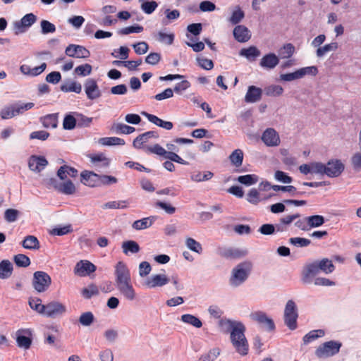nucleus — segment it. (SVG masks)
I'll return each instance as SVG.
<instances>
[{
    "mask_svg": "<svg viewBox=\"0 0 361 361\" xmlns=\"http://www.w3.org/2000/svg\"><path fill=\"white\" fill-rule=\"evenodd\" d=\"M221 332L231 333V341L235 350L241 355H245L248 352V343L245 336V326L238 321L221 318L218 322Z\"/></svg>",
    "mask_w": 361,
    "mask_h": 361,
    "instance_id": "obj_1",
    "label": "nucleus"
},
{
    "mask_svg": "<svg viewBox=\"0 0 361 361\" xmlns=\"http://www.w3.org/2000/svg\"><path fill=\"white\" fill-rule=\"evenodd\" d=\"M115 285L119 292L128 300H133L136 294L129 272H116Z\"/></svg>",
    "mask_w": 361,
    "mask_h": 361,
    "instance_id": "obj_2",
    "label": "nucleus"
},
{
    "mask_svg": "<svg viewBox=\"0 0 361 361\" xmlns=\"http://www.w3.org/2000/svg\"><path fill=\"white\" fill-rule=\"evenodd\" d=\"M34 103H16L11 105L4 106L0 112V116L2 119H8L15 117L18 115L22 114L25 111L32 109L34 106Z\"/></svg>",
    "mask_w": 361,
    "mask_h": 361,
    "instance_id": "obj_3",
    "label": "nucleus"
},
{
    "mask_svg": "<svg viewBox=\"0 0 361 361\" xmlns=\"http://www.w3.org/2000/svg\"><path fill=\"white\" fill-rule=\"evenodd\" d=\"M298 317V313L295 302L292 300H288L284 309L283 320L289 329L295 330L297 328Z\"/></svg>",
    "mask_w": 361,
    "mask_h": 361,
    "instance_id": "obj_4",
    "label": "nucleus"
},
{
    "mask_svg": "<svg viewBox=\"0 0 361 361\" xmlns=\"http://www.w3.org/2000/svg\"><path fill=\"white\" fill-rule=\"evenodd\" d=\"M149 272H140L142 285L149 288L161 287L169 282V279L163 274L149 276Z\"/></svg>",
    "mask_w": 361,
    "mask_h": 361,
    "instance_id": "obj_5",
    "label": "nucleus"
},
{
    "mask_svg": "<svg viewBox=\"0 0 361 361\" xmlns=\"http://www.w3.org/2000/svg\"><path fill=\"white\" fill-rule=\"evenodd\" d=\"M318 73V68L315 66H307L299 68L293 73L280 75V80L285 82H290L301 79L305 75L315 76Z\"/></svg>",
    "mask_w": 361,
    "mask_h": 361,
    "instance_id": "obj_6",
    "label": "nucleus"
},
{
    "mask_svg": "<svg viewBox=\"0 0 361 361\" xmlns=\"http://www.w3.org/2000/svg\"><path fill=\"white\" fill-rule=\"evenodd\" d=\"M341 347V343L338 341H330L319 345L315 350V355L319 358L331 357L337 354Z\"/></svg>",
    "mask_w": 361,
    "mask_h": 361,
    "instance_id": "obj_7",
    "label": "nucleus"
},
{
    "mask_svg": "<svg viewBox=\"0 0 361 361\" xmlns=\"http://www.w3.org/2000/svg\"><path fill=\"white\" fill-rule=\"evenodd\" d=\"M318 272H302L301 281L303 283L311 284L315 286H333L335 283L326 278L317 276Z\"/></svg>",
    "mask_w": 361,
    "mask_h": 361,
    "instance_id": "obj_8",
    "label": "nucleus"
},
{
    "mask_svg": "<svg viewBox=\"0 0 361 361\" xmlns=\"http://www.w3.org/2000/svg\"><path fill=\"white\" fill-rule=\"evenodd\" d=\"M51 277L47 272H34L32 286L39 293L45 291L50 286Z\"/></svg>",
    "mask_w": 361,
    "mask_h": 361,
    "instance_id": "obj_9",
    "label": "nucleus"
},
{
    "mask_svg": "<svg viewBox=\"0 0 361 361\" xmlns=\"http://www.w3.org/2000/svg\"><path fill=\"white\" fill-rule=\"evenodd\" d=\"M67 308L65 305L58 301H52L45 305L44 315L56 318L66 314Z\"/></svg>",
    "mask_w": 361,
    "mask_h": 361,
    "instance_id": "obj_10",
    "label": "nucleus"
},
{
    "mask_svg": "<svg viewBox=\"0 0 361 361\" xmlns=\"http://www.w3.org/2000/svg\"><path fill=\"white\" fill-rule=\"evenodd\" d=\"M336 267L333 264V261L327 258L321 260H316L305 264L304 271H326L329 269H334Z\"/></svg>",
    "mask_w": 361,
    "mask_h": 361,
    "instance_id": "obj_11",
    "label": "nucleus"
},
{
    "mask_svg": "<svg viewBox=\"0 0 361 361\" xmlns=\"http://www.w3.org/2000/svg\"><path fill=\"white\" fill-rule=\"evenodd\" d=\"M325 167V175L330 178L338 177L345 169L344 164L338 159L329 160Z\"/></svg>",
    "mask_w": 361,
    "mask_h": 361,
    "instance_id": "obj_12",
    "label": "nucleus"
},
{
    "mask_svg": "<svg viewBox=\"0 0 361 361\" xmlns=\"http://www.w3.org/2000/svg\"><path fill=\"white\" fill-rule=\"evenodd\" d=\"M159 137V135L157 131H147L138 135L133 140V145L136 149H142L145 151V147L148 146L147 143H148L151 139H158Z\"/></svg>",
    "mask_w": 361,
    "mask_h": 361,
    "instance_id": "obj_13",
    "label": "nucleus"
},
{
    "mask_svg": "<svg viewBox=\"0 0 361 361\" xmlns=\"http://www.w3.org/2000/svg\"><path fill=\"white\" fill-rule=\"evenodd\" d=\"M36 21L37 16L34 13H30L25 15L20 21L14 23L16 34L24 32L26 29L31 27Z\"/></svg>",
    "mask_w": 361,
    "mask_h": 361,
    "instance_id": "obj_14",
    "label": "nucleus"
},
{
    "mask_svg": "<svg viewBox=\"0 0 361 361\" xmlns=\"http://www.w3.org/2000/svg\"><path fill=\"white\" fill-rule=\"evenodd\" d=\"M250 318L268 331L274 330L275 328L274 321L263 312H253L250 314Z\"/></svg>",
    "mask_w": 361,
    "mask_h": 361,
    "instance_id": "obj_15",
    "label": "nucleus"
},
{
    "mask_svg": "<svg viewBox=\"0 0 361 361\" xmlns=\"http://www.w3.org/2000/svg\"><path fill=\"white\" fill-rule=\"evenodd\" d=\"M262 140L268 147H276L281 140L279 133L271 128L266 129L262 135Z\"/></svg>",
    "mask_w": 361,
    "mask_h": 361,
    "instance_id": "obj_16",
    "label": "nucleus"
},
{
    "mask_svg": "<svg viewBox=\"0 0 361 361\" xmlns=\"http://www.w3.org/2000/svg\"><path fill=\"white\" fill-rule=\"evenodd\" d=\"M85 92L89 99H95L101 96V92L95 80L88 78L85 84Z\"/></svg>",
    "mask_w": 361,
    "mask_h": 361,
    "instance_id": "obj_17",
    "label": "nucleus"
},
{
    "mask_svg": "<svg viewBox=\"0 0 361 361\" xmlns=\"http://www.w3.org/2000/svg\"><path fill=\"white\" fill-rule=\"evenodd\" d=\"M65 53L70 57L87 58L90 56V51L84 47L80 45L70 44L65 50Z\"/></svg>",
    "mask_w": 361,
    "mask_h": 361,
    "instance_id": "obj_18",
    "label": "nucleus"
},
{
    "mask_svg": "<svg viewBox=\"0 0 361 361\" xmlns=\"http://www.w3.org/2000/svg\"><path fill=\"white\" fill-rule=\"evenodd\" d=\"M48 164L47 160L44 157L32 155L29 158L28 167L36 173L42 171Z\"/></svg>",
    "mask_w": 361,
    "mask_h": 361,
    "instance_id": "obj_19",
    "label": "nucleus"
},
{
    "mask_svg": "<svg viewBox=\"0 0 361 361\" xmlns=\"http://www.w3.org/2000/svg\"><path fill=\"white\" fill-rule=\"evenodd\" d=\"M81 182L89 187H99V176L94 172L84 171L80 174Z\"/></svg>",
    "mask_w": 361,
    "mask_h": 361,
    "instance_id": "obj_20",
    "label": "nucleus"
},
{
    "mask_svg": "<svg viewBox=\"0 0 361 361\" xmlns=\"http://www.w3.org/2000/svg\"><path fill=\"white\" fill-rule=\"evenodd\" d=\"M24 334L30 335L31 331L29 329L18 330L16 332V343L18 347L27 350L32 344V339Z\"/></svg>",
    "mask_w": 361,
    "mask_h": 361,
    "instance_id": "obj_21",
    "label": "nucleus"
},
{
    "mask_svg": "<svg viewBox=\"0 0 361 361\" xmlns=\"http://www.w3.org/2000/svg\"><path fill=\"white\" fill-rule=\"evenodd\" d=\"M262 90L254 85L248 87L247 93L245 96V101L247 103H255L262 99Z\"/></svg>",
    "mask_w": 361,
    "mask_h": 361,
    "instance_id": "obj_22",
    "label": "nucleus"
},
{
    "mask_svg": "<svg viewBox=\"0 0 361 361\" xmlns=\"http://www.w3.org/2000/svg\"><path fill=\"white\" fill-rule=\"evenodd\" d=\"M233 36L239 42H246L251 38V32L245 25H237L233 30Z\"/></svg>",
    "mask_w": 361,
    "mask_h": 361,
    "instance_id": "obj_23",
    "label": "nucleus"
},
{
    "mask_svg": "<svg viewBox=\"0 0 361 361\" xmlns=\"http://www.w3.org/2000/svg\"><path fill=\"white\" fill-rule=\"evenodd\" d=\"M279 63V57L274 53L264 55L260 60L259 65L266 69H274Z\"/></svg>",
    "mask_w": 361,
    "mask_h": 361,
    "instance_id": "obj_24",
    "label": "nucleus"
},
{
    "mask_svg": "<svg viewBox=\"0 0 361 361\" xmlns=\"http://www.w3.org/2000/svg\"><path fill=\"white\" fill-rule=\"evenodd\" d=\"M248 272H231L228 278V284L233 288L242 285L248 278Z\"/></svg>",
    "mask_w": 361,
    "mask_h": 361,
    "instance_id": "obj_25",
    "label": "nucleus"
},
{
    "mask_svg": "<svg viewBox=\"0 0 361 361\" xmlns=\"http://www.w3.org/2000/svg\"><path fill=\"white\" fill-rule=\"evenodd\" d=\"M219 253L221 256L226 258H239L245 256L247 252L246 250L226 247L220 249Z\"/></svg>",
    "mask_w": 361,
    "mask_h": 361,
    "instance_id": "obj_26",
    "label": "nucleus"
},
{
    "mask_svg": "<svg viewBox=\"0 0 361 361\" xmlns=\"http://www.w3.org/2000/svg\"><path fill=\"white\" fill-rule=\"evenodd\" d=\"M300 217L299 214L287 215L281 218L278 224H276V231L283 232L288 228V226L295 219Z\"/></svg>",
    "mask_w": 361,
    "mask_h": 361,
    "instance_id": "obj_27",
    "label": "nucleus"
},
{
    "mask_svg": "<svg viewBox=\"0 0 361 361\" xmlns=\"http://www.w3.org/2000/svg\"><path fill=\"white\" fill-rule=\"evenodd\" d=\"M193 142L194 141L192 139L177 137L173 140L171 142L167 143L166 145V147L168 149L167 152H172L176 153L179 152V148L176 145H190L192 144Z\"/></svg>",
    "mask_w": 361,
    "mask_h": 361,
    "instance_id": "obj_28",
    "label": "nucleus"
},
{
    "mask_svg": "<svg viewBox=\"0 0 361 361\" xmlns=\"http://www.w3.org/2000/svg\"><path fill=\"white\" fill-rule=\"evenodd\" d=\"M123 252L128 255L129 254H135L140 251L138 243L134 240H127L122 243Z\"/></svg>",
    "mask_w": 361,
    "mask_h": 361,
    "instance_id": "obj_29",
    "label": "nucleus"
},
{
    "mask_svg": "<svg viewBox=\"0 0 361 361\" xmlns=\"http://www.w3.org/2000/svg\"><path fill=\"white\" fill-rule=\"evenodd\" d=\"M155 218L149 216L137 220L133 222L132 227L135 230H143L149 228L154 223Z\"/></svg>",
    "mask_w": 361,
    "mask_h": 361,
    "instance_id": "obj_30",
    "label": "nucleus"
},
{
    "mask_svg": "<svg viewBox=\"0 0 361 361\" xmlns=\"http://www.w3.org/2000/svg\"><path fill=\"white\" fill-rule=\"evenodd\" d=\"M214 176V173L211 171H207L204 172L195 171L190 176L191 180L199 183L210 180Z\"/></svg>",
    "mask_w": 361,
    "mask_h": 361,
    "instance_id": "obj_31",
    "label": "nucleus"
},
{
    "mask_svg": "<svg viewBox=\"0 0 361 361\" xmlns=\"http://www.w3.org/2000/svg\"><path fill=\"white\" fill-rule=\"evenodd\" d=\"M145 152L147 154H154L158 156L164 157L166 159L169 152L159 144H155L145 147Z\"/></svg>",
    "mask_w": 361,
    "mask_h": 361,
    "instance_id": "obj_32",
    "label": "nucleus"
},
{
    "mask_svg": "<svg viewBox=\"0 0 361 361\" xmlns=\"http://www.w3.org/2000/svg\"><path fill=\"white\" fill-rule=\"evenodd\" d=\"M240 55L250 61H254L260 55V51L256 47L252 46L246 49H242L240 51Z\"/></svg>",
    "mask_w": 361,
    "mask_h": 361,
    "instance_id": "obj_33",
    "label": "nucleus"
},
{
    "mask_svg": "<svg viewBox=\"0 0 361 361\" xmlns=\"http://www.w3.org/2000/svg\"><path fill=\"white\" fill-rule=\"evenodd\" d=\"M338 48V44L337 42H331L329 44H325L324 46L319 47L317 48L316 51V56L318 58H322L327 53L330 51H336Z\"/></svg>",
    "mask_w": 361,
    "mask_h": 361,
    "instance_id": "obj_34",
    "label": "nucleus"
},
{
    "mask_svg": "<svg viewBox=\"0 0 361 361\" xmlns=\"http://www.w3.org/2000/svg\"><path fill=\"white\" fill-rule=\"evenodd\" d=\"M41 122L44 128H55L57 127L58 115L57 114H52L47 115L41 118Z\"/></svg>",
    "mask_w": 361,
    "mask_h": 361,
    "instance_id": "obj_35",
    "label": "nucleus"
},
{
    "mask_svg": "<svg viewBox=\"0 0 361 361\" xmlns=\"http://www.w3.org/2000/svg\"><path fill=\"white\" fill-rule=\"evenodd\" d=\"M91 162L98 168H106L109 166L110 160L104 154H97L91 157Z\"/></svg>",
    "mask_w": 361,
    "mask_h": 361,
    "instance_id": "obj_36",
    "label": "nucleus"
},
{
    "mask_svg": "<svg viewBox=\"0 0 361 361\" xmlns=\"http://www.w3.org/2000/svg\"><path fill=\"white\" fill-rule=\"evenodd\" d=\"M295 51V47L291 43H286L279 50V57L282 59H289L294 54Z\"/></svg>",
    "mask_w": 361,
    "mask_h": 361,
    "instance_id": "obj_37",
    "label": "nucleus"
},
{
    "mask_svg": "<svg viewBox=\"0 0 361 361\" xmlns=\"http://www.w3.org/2000/svg\"><path fill=\"white\" fill-rule=\"evenodd\" d=\"M180 320L183 323L190 324L195 328H201L202 326V322L201 320L198 317L190 314H183L181 316Z\"/></svg>",
    "mask_w": 361,
    "mask_h": 361,
    "instance_id": "obj_38",
    "label": "nucleus"
},
{
    "mask_svg": "<svg viewBox=\"0 0 361 361\" xmlns=\"http://www.w3.org/2000/svg\"><path fill=\"white\" fill-rule=\"evenodd\" d=\"M99 143L104 146L124 145L123 139L117 137H106L99 140Z\"/></svg>",
    "mask_w": 361,
    "mask_h": 361,
    "instance_id": "obj_39",
    "label": "nucleus"
},
{
    "mask_svg": "<svg viewBox=\"0 0 361 361\" xmlns=\"http://www.w3.org/2000/svg\"><path fill=\"white\" fill-rule=\"evenodd\" d=\"M61 90L64 92H73L75 93H80L82 90V86L79 82L72 81L61 85Z\"/></svg>",
    "mask_w": 361,
    "mask_h": 361,
    "instance_id": "obj_40",
    "label": "nucleus"
},
{
    "mask_svg": "<svg viewBox=\"0 0 361 361\" xmlns=\"http://www.w3.org/2000/svg\"><path fill=\"white\" fill-rule=\"evenodd\" d=\"M229 160L231 163L236 166L239 167L242 165L243 161V152L240 149H235L229 156Z\"/></svg>",
    "mask_w": 361,
    "mask_h": 361,
    "instance_id": "obj_41",
    "label": "nucleus"
},
{
    "mask_svg": "<svg viewBox=\"0 0 361 361\" xmlns=\"http://www.w3.org/2000/svg\"><path fill=\"white\" fill-rule=\"evenodd\" d=\"M245 17V13L239 6L235 7L233 11L231 17L228 19V21L233 24L236 25L242 21V20Z\"/></svg>",
    "mask_w": 361,
    "mask_h": 361,
    "instance_id": "obj_42",
    "label": "nucleus"
},
{
    "mask_svg": "<svg viewBox=\"0 0 361 361\" xmlns=\"http://www.w3.org/2000/svg\"><path fill=\"white\" fill-rule=\"evenodd\" d=\"M22 245L25 249L36 250L39 247V243L34 235H27L23 241Z\"/></svg>",
    "mask_w": 361,
    "mask_h": 361,
    "instance_id": "obj_43",
    "label": "nucleus"
},
{
    "mask_svg": "<svg viewBox=\"0 0 361 361\" xmlns=\"http://www.w3.org/2000/svg\"><path fill=\"white\" fill-rule=\"evenodd\" d=\"M324 331L322 329L312 330L305 334L302 338L304 344H307L318 338L324 336Z\"/></svg>",
    "mask_w": 361,
    "mask_h": 361,
    "instance_id": "obj_44",
    "label": "nucleus"
},
{
    "mask_svg": "<svg viewBox=\"0 0 361 361\" xmlns=\"http://www.w3.org/2000/svg\"><path fill=\"white\" fill-rule=\"evenodd\" d=\"M99 293V291L98 287L93 283L90 284L81 290V294L85 299H90L93 296L98 295Z\"/></svg>",
    "mask_w": 361,
    "mask_h": 361,
    "instance_id": "obj_45",
    "label": "nucleus"
},
{
    "mask_svg": "<svg viewBox=\"0 0 361 361\" xmlns=\"http://www.w3.org/2000/svg\"><path fill=\"white\" fill-rule=\"evenodd\" d=\"M112 130L116 133L129 135L133 133L135 130V128L123 123H118L113 125Z\"/></svg>",
    "mask_w": 361,
    "mask_h": 361,
    "instance_id": "obj_46",
    "label": "nucleus"
},
{
    "mask_svg": "<svg viewBox=\"0 0 361 361\" xmlns=\"http://www.w3.org/2000/svg\"><path fill=\"white\" fill-rule=\"evenodd\" d=\"M185 243L186 247L192 252L198 254H200L202 252V245L192 238H186Z\"/></svg>",
    "mask_w": 361,
    "mask_h": 361,
    "instance_id": "obj_47",
    "label": "nucleus"
},
{
    "mask_svg": "<svg viewBox=\"0 0 361 361\" xmlns=\"http://www.w3.org/2000/svg\"><path fill=\"white\" fill-rule=\"evenodd\" d=\"M237 180L246 186H250L257 183L258 177L255 174H247L238 176Z\"/></svg>",
    "mask_w": 361,
    "mask_h": 361,
    "instance_id": "obj_48",
    "label": "nucleus"
},
{
    "mask_svg": "<svg viewBox=\"0 0 361 361\" xmlns=\"http://www.w3.org/2000/svg\"><path fill=\"white\" fill-rule=\"evenodd\" d=\"M40 27V32L44 35L54 33L56 30L55 25L47 20H41Z\"/></svg>",
    "mask_w": 361,
    "mask_h": 361,
    "instance_id": "obj_49",
    "label": "nucleus"
},
{
    "mask_svg": "<svg viewBox=\"0 0 361 361\" xmlns=\"http://www.w3.org/2000/svg\"><path fill=\"white\" fill-rule=\"evenodd\" d=\"M264 92L269 97H278L283 94V89L278 85H271L264 88Z\"/></svg>",
    "mask_w": 361,
    "mask_h": 361,
    "instance_id": "obj_50",
    "label": "nucleus"
},
{
    "mask_svg": "<svg viewBox=\"0 0 361 361\" xmlns=\"http://www.w3.org/2000/svg\"><path fill=\"white\" fill-rule=\"evenodd\" d=\"M59 190L65 195H73L75 192V187L71 180H66L59 187Z\"/></svg>",
    "mask_w": 361,
    "mask_h": 361,
    "instance_id": "obj_51",
    "label": "nucleus"
},
{
    "mask_svg": "<svg viewBox=\"0 0 361 361\" xmlns=\"http://www.w3.org/2000/svg\"><path fill=\"white\" fill-rule=\"evenodd\" d=\"M96 266L88 260H80L75 267L74 271H96Z\"/></svg>",
    "mask_w": 361,
    "mask_h": 361,
    "instance_id": "obj_52",
    "label": "nucleus"
},
{
    "mask_svg": "<svg viewBox=\"0 0 361 361\" xmlns=\"http://www.w3.org/2000/svg\"><path fill=\"white\" fill-rule=\"evenodd\" d=\"M308 218V224L310 226V229L312 228L319 227L324 224L325 222L324 218L321 215H313L307 216Z\"/></svg>",
    "mask_w": 361,
    "mask_h": 361,
    "instance_id": "obj_53",
    "label": "nucleus"
},
{
    "mask_svg": "<svg viewBox=\"0 0 361 361\" xmlns=\"http://www.w3.org/2000/svg\"><path fill=\"white\" fill-rule=\"evenodd\" d=\"M13 259L18 267L26 268L30 264V258L23 254L15 255Z\"/></svg>",
    "mask_w": 361,
    "mask_h": 361,
    "instance_id": "obj_54",
    "label": "nucleus"
},
{
    "mask_svg": "<svg viewBox=\"0 0 361 361\" xmlns=\"http://www.w3.org/2000/svg\"><path fill=\"white\" fill-rule=\"evenodd\" d=\"M94 319V317L91 312H85L79 317V322L84 326H90Z\"/></svg>",
    "mask_w": 361,
    "mask_h": 361,
    "instance_id": "obj_55",
    "label": "nucleus"
},
{
    "mask_svg": "<svg viewBox=\"0 0 361 361\" xmlns=\"http://www.w3.org/2000/svg\"><path fill=\"white\" fill-rule=\"evenodd\" d=\"M92 67L88 63L82 64L77 66L74 71L79 76H87L91 74Z\"/></svg>",
    "mask_w": 361,
    "mask_h": 361,
    "instance_id": "obj_56",
    "label": "nucleus"
},
{
    "mask_svg": "<svg viewBox=\"0 0 361 361\" xmlns=\"http://www.w3.org/2000/svg\"><path fill=\"white\" fill-rule=\"evenodd\" d=\"M157 6H158L157 3L154 1L141 2V5H140V8H141L142 11L144 13H145L146 14L152 13L156 10Z\"/></svg>",
    "mask_w": 361,
    "mask_h": 361,
    "instance_id": "obj_57",
    "label": "nucleus"
},
{
    "mask_svg": "<svg viewBox=\"0 0 361 361\" xmlns=\"http://www.w3.org/2000/svg\"><path fill=\"white\" fill-rule=\"evenodd\" d=\"M30 307L39 314H44L45 305L42 304L41 300L39 298L30 299Z\"/></svg>",
    "mask_w": 361,
    "mask_h": 361,
    "instance_id": "obj_58",
    "label": "nucleus"
},
{
    "mask_svg": "<svg viewBox=\"0 0 361 361\" xmlns=\"http://www.w3.org/2000/svg\"><path fill=\"white\" fill-rule=\"evenodd\" d=\"M289 242L290 244L300 247H307L311 243L310 240L300 237L291 238L289 239Z\"/></svg>",
    "mask_w": 361,
    "mask_h": 361,
    "instance_id": "obj_59",
    "label": "nucleus"
},
{
    "mask_svg": "<svg viewBox=\"0 0 361 361\" xmlns=\"http://www.w3.org/2000/svg\"><path fill=\"white\" fill-rule=\"evenodd\" d=\"M157 39L162 43L171 45L174 40V35L173 33L167 34L163 32H159L157 34Z\"/></svg>",
    "mask_w": 361,
    "mask_h": 361,
    "instance_id": "obj_60",
    "label": "nucleus"
},
{
    "mask_svg": "<svg viewBox=\"0 0 361 361\" xmlns=\"http://www.w3.org/2000/svg\"><path fill=\"white\" fill-rule=\"evenodd\" d=\"M20 212L15 209H8L4 212V219L8 222H14L17 220Z\"/></svg>",
    "mask_w": 361,
    "mask_h": 361,
    "instance_id": "obj_61",
    "label": "nucleus"
},
{
    "mask_svg": "<svg viewBox=\"0 0 361 361\" xmlns=\"http://www.w3.org/2000/svg\"><path fill=\"white\" fill-rule=\"evenodd\" d=\"M76 119L73 116L66 115L63 121V127L66 130H72L75 127Z\"/></svg>",
    "mask_w": 361,
    "mask_h": 361,
    "instance_id": "obj_62",
    "label": "nucleus"
},
{
    "mask_svg": "<svg viewBox=\"0 0 361 361\" xmlns=\"http://www.w3.org/2000/svg\"><path fill=\"white\" fill-rule=\"evenodd\" d=\"M118 182L116 177L108 175H100L99 176V186L110 185L115 184Z\"/></svg>",
    "mask_w": 361,
    "mask_h": 361,
    "instance_id": "obj_63",
    "label": "nucleus"
},
{
    "mask_svg": "<svg viewBox=\"0 0 361 361\" xmlns=\"http://www.w3.org/2000/svg\"><path fill=\"white\" fill-rule=\"evenodd\" d=\"M311 169L312 174L324 175L325 174V164L321 162H312Z\"/></svg>",
    "mask_w": 361,
    "mask_h": 361,
    "instance_id": "obj_64",
    "label": "nucleus"
}]
</instances>
